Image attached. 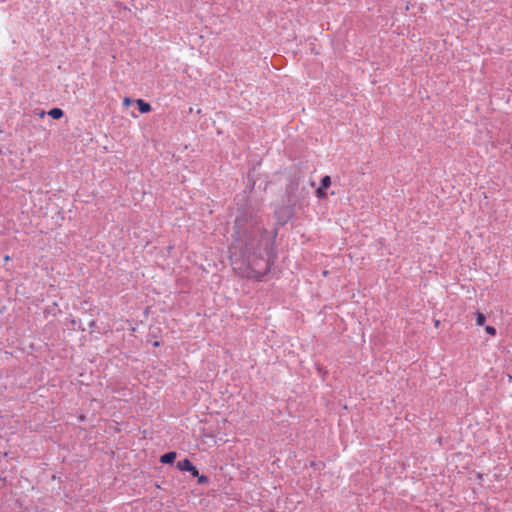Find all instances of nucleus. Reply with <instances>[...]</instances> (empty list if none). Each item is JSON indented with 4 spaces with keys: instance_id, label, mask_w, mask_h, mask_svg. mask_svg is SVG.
<instances>
[{
    "instance_id": "1",
    "label": "nucleus",
    "mask_w": 512,
    "mask_h": 512,
    "mask_svg": "<svg viewBox=\"0 0 512 512\" xmlns=\"http://www.w3.org/2000/svg\"><path fill=\"white\" fill-rule=\"evenodd\" d=\"M242 256L244 258V261L247 262V267L245 269L237 266L234 267V269L238 271V274L240 276L245 278H254L257 280H261L270 271V265L268 263L265 264V268L263 270H257L254 267H252L255 261L252 259V255L248 247H245Z\"/></svg>"
},
{
    "instance_id": "2",
    "label": "nucleus",
    "mask_w": 512,
    "mask_h": 512,
    "mask_svg": "<svg viewBox=\"0 0 512 512\" xmlns=\"http://www.w3.org/2000/svg\"><path fill=\"white\" fill-rule=\"evenodd\" d=\"M177 468L181 471L190 472L193 476H198L197 468L192 464L189 459H184L177 463Z\"/></svg>"
},
{
    "instance_id": "3",
    "label": "nucleus",
    "mask_w": 512,
    "mask_h": 512,
    "mask_svg": "<svg viewBox=\"0 0 512 512\" xmlns=\"http://www.w3.org/2000/svg\"><path fill=\"white\" fill-rule=\"evenodd\" d=\"M176 452H168L160 457V462L163 464H171L176 459Z\"/></svg>"
},
{
    "instance_id": "4",
    "label": "nucleus",
    "mask_w": 512,
    "mask_h": 512,
    "mask_svg": "<svg viewBox=\"0 0 512 512\" xmlns=\"http://www.w3.org/2000/svg\"><path fill=\"white\" fill-rule=\"evenodd\" d=\"M136 103H137V105L139 107V111L141 113H148L151 111V105L149 103L145 102L144 100L138 99V100H136Z\"/></svg>"
},
{
    "instance_id": "5",
    "label": "nucleus",
    "mask_w": 512,
    "mask_h": 512,
    "mask_svg": "<svg viewBox=\"0 0 512 512\" xmlns=\"http://www.w3.org/2000/svg\"><path fill=\"white\" fill-rule=\"evenodd\" d=\"M48 114L53 119H60L63 116V111L60 108H53L48 112Z\"/></svg>"
},
{
    "instance_id": "6",
    "label": "nucleus",
    "mask_w": 512,
    "mask_h": 512,
    "mask_svg": "<svg viewBox=\"0 0 512 512\" xmlns=\"http://www.w3.org/2000/svg\"><path fill=\"white\" fill-rule=\"evenodd\" d=\"M486 318L483 313L476 312V325L477 326H483L485 324Z\"/></svg>"
},
{
    "instance_id": "7",
    "label": "nucleus",
    "mask_w": 512,
    "mask_h": 512,
    "mask_svg": "<svg viewBox=\"0 0 512 512\" xmlns=\"http://www.w3.org/2000/svg\"><path fill=\"white\" fill-rule=\"evenodd\" d=\"M331 185V177L326 175L321 179L320 187L322 189H327Z\"/></svg>"
},
{
    "instance_id": "8",
    "label": "nucleus",
    "mask_w": 512,
    "mask_h": 512,
    "mask_svg": "<svg viewBox=\"0 0 512 512\" xmlns=\"http://www.w3.org/2000/svg\"><path fill=\"white\" fill-rule=\"evenodd\" d=\"M326 189H322V187H319L316 191V196L320 199H324L327 197V193L325 192Z\"/></svg>"
},
{
    "instance_id": "9",
    "label": "nucleus",
    "mask_w": 512,
    "mask_h": 512,
    "mask_svg": "<svg viewBox=\"0 0 512 512\" xmlns=\"http://www.w3.org/2000/svg\"><path fill=\"white\" fill-rule=\"evenodd\" d=\"M485 331L491 336L496 335V329L493 326H486Z\"/></svg>"
},
{
    "instance_id": "10",
    "label": "nucleus",
    "mask_w": 512,
    "mask_h": 512,
    "mask_svg": "<svg viewBox=\"0 0 512 512\" xmlns=\"http://www.w3.org/2000/svg\"><path fill=\"white\" fill-rule=\"evenodd\" d=\"M198 478V483L199 484H204V483H207L208 482V477L205 476V475H199L196 476Z\"/></svg>"
},
{
    "instance_id": "11",
    "label": "nucleus",
    "mask_w": 512,
    "mask_h": 512,
    "mask_svg": "<svg viewBox=\"0 0 512 512\" xmlns=\"http://www.w3.org/2000/svg\"><path fill=\"white\" fill-rule=\"evenodd\" d=\"M131 103H132V100H131L130 98L125 97V98L123 99V105H124L125 107H129V106L131 105Z\"/></svg>"
},
{
    "instance_id": "12",
    "label": "nucleus",
    "mask_w": 512,
    "mask_h": 512,
    "mask_svg": "<svg viewBox=\"0 0 512 512\" xmlns=\"http://www.w3.org/2000/svg\"><path fill=\"white\" fill-rule=\"evenodd\" d=\"M440 324V321L439 320H435V327H438Z\"/></svg>"
},
{
    "instance_id": "13",
    "label": "nucleus",
    "mask_w": 512,
    "mask_h": 512,
    "mask_svg": "<svg viewBox=\"0 0 512 512\" xmlns=\"http://www.w3.org/2000/svg\"><path fill=\"white\" fill-rule=\"evenodd\" d=\"M4 260H5V261H9V260H10V257H9L8 255H6V256L4 257Z\"/></svg>"
},
{
    "instance_id": "14",
    "label": "nucleus",
    "mask_w": 512,
    "mask_h": 512,
    "mask_svg": "<svg viewBox=\"0 0 512 512\" xmlns=\"http://www.w3.org/2000/svg\"><path fill=\"white\" fill-rule=\"evenodd\" d=\"M231 260H232V264L236 265V261H234L233 258H231Z\"/></svg>"
}]
</instances>
